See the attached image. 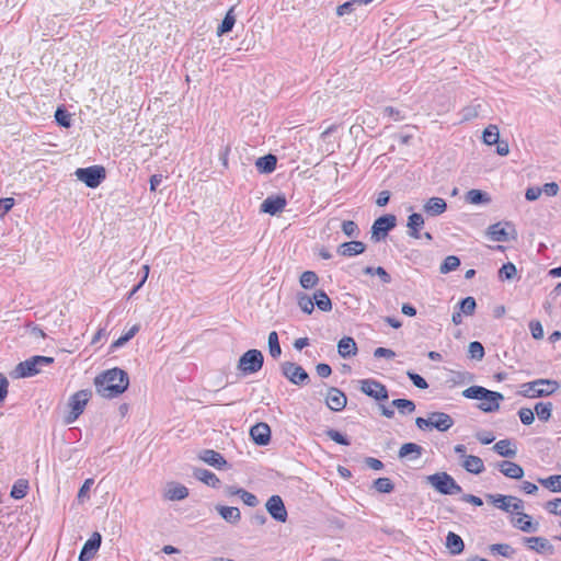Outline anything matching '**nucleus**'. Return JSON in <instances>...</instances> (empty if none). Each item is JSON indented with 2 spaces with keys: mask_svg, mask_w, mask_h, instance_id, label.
I'll list each match as a JSON object with an SVG mask.
<instances>
[{
  "mask_svg": "<svg viewBox=\"0 0 561 561\" xmlns=\"http://www.w3.org/2000/svg\"><path fill=\"white\" fill-rule=\"evenodd\" d=\"M538 482L552 492H561V474L539 479Z\"/></svg>",
  "mask_w": 561,
  "mask_h": 561,
  "instance_id": "44",
  "label": "nucleus"
},
{
  "mask_svg": "<svg viewBox=\"0 0 561 561\" xmlns=\"http://www.w3.org/2000/svg\"><path fill=\"white\" fill-rule=\"evenodd\" d=\"M365 250H366V244L364 242L353 240V241L341 243L337 247L336 252H337V254H340L342 256L352 257V256H356V255L364 253Z\"/></svg>",
  "mask_w": 561,
  "mask_h": 561,
  "instance_id": "19",
  "label": "nucleus"
},
{
  "mask_svg": "<svg viewBox=\"0 0 561 561\" xmlns=\"http://www.w3.org/2000/svg\"><path fill=\"white\" fill-rule=\"evenodd\" d=\"M466 201L473 205L484 204L489 203L491 201L488 193L480 191V190H470L466 194Z\"/></svg>",
  "mask_w": 561,
  "mask_h": 561,
  "instance_id": "37",
  "label": "nucleus"
},
{
  "mask_svg": "<svg viewBox=\"0 0 561 561\" xmlns=\"http://www.w3.org/2000/svg\"><path fill=\"white\" fill-rule=\"evenodd\" d=\"M391 405L397 408L400 414H411L415 411V403L409 399H394Z\"/></svg>",
  "mask_w": 561,
  "mask_h": 561,
  "instance_id": "40",
  "label": "nucleus"
},
{
  "mask_svg": "<svg viewBox=\"0 0 561 561\" xmlns=\"http://www.w3.org/2000/svg\"><path fill=\"white\" fill-rule=\"evenodd\" d=\"M276 163V157L274 154L268 153L263 157H260L255 162V167L261 173H271L275 170Z\"/></svg>",
  "mask_w": 561,
  "mask_h": 561,
  "instance_id": "33",
  "label": "nucleus"
},
{
  "mask_svg": "<svg viewBox=\"0 0 561 561\" xmlns=\"http://www.w3.org/2000/svg\"><path fill=\"white\" fill-rule=\"evenodd\" d=\"M467 399L480 400L478 408L485 413H492L500 410V403L504 400L501 392L489 390L482 386H471L462 391Z\"/></svg>",
  "mask_w": 561,
  "mask_h": 561,
  "instance_id": "2",
  "label": "nucleus"
},
{
  "mask_svg": "<svg viewBox=\"0 0 561 561\" xmlns=\"http://www.w3.org/2000/svg\"><path fill=\"white\" fill-rule=\"evenodd\" d=\"M250 436L256 445L265 446L271 440V428L266 423H256L250 428Z\"/></svg>",
  "mask_w": 561,
  "mask_h": 561,
  "instance_id": "18",
  "label": "nucleus"
},
{
  "mask_svg": "<svg viewBox=\"0 0 561 561\" xmlns=\"http://www.w3.org/2000/svg\"><path fill=\"white\" fill-rule=\"evenodd\" d=\"M445 545H446V548L448 549V551L450 552V554H453V556L460 554L465 549V543H463L462 538L453 531H449L447 534Z\"/></svg>",
  "mask_w": 561,
  "mask_h": 561,
  "instance_id": "29",
  "label": "nucleus"
},
{
  "mask_svg": "<svg viewBox=\"0 0 561 561\" xmlns=\"http://www.w3.org/2000/svg\"><path fill=\"white\" fill-rule=\"evenodd\" d=\"M268 351L273 358H278L282 354V348L278 341V334L276 331H272L268 334Z\"/></svg>",
  "mask_w": 561,
  "mask_h": 561,
  "instance_id": "48",
  "label": "nucleus"
},
{
  "mask_svg": "<svg viewBox=\"0 0 561 561\" xmlns=\"http://www.w3.org/2000/svg\"><path fill=\"white\" fill-rule=\"evenodd\" d=\"M287 205L286 197L284 195L268 196L261 204V213L270 214L272 216L280 213Z\"/></svg>",
  "mask_w": 561,
  "mask_h": 561,
  "instance_id": "14",
  "label": "nucleus"
},
{
  "mask_svg": "<svg viewBox=\"0 0 561 561\" xmlns=\"http://www.w3.org/2000/svg\"><path fill=\"white\" fill-rule=\"evenodd\" d=\"M423 454V447L415 443L403 444L398 453L400 459L409 458L410 460L419 459Z\"/></svg>",
  "mask_w": 561,
  "mask_h": 561,
  "instance_id": "25",
  "label": "nucleus"
},
{
  "mask_svg": "<svg viewBox=\"0 0 561 561\" xmlns=\"http://www.w3.org/2000/svg\"><path fill=\"white\" fill-rule=\"evenodd\" d=\"M101 535L98 531L93 533L92 536L83 545L79 554V561H90L93 559L101 546Z\"/></svg>",
  "mask_w": 561,
  "mask_h": 561,
  "instance_id": "15",
  "label": "nucleus"
},
{
  "mask_svg": "<svg viewBox=\"0 0 561 561\" xmlns=\"http://www.w3.org/2000/svg\"><path fill=\"white\" fill-rule=\"evenodd\" d=\"M360 391L376 401H385L389 399V392L385 385L376 379H363L359 381Z\"/></svg>",
  "mask_w": 561,
  "mask_h": 561,
  "instance_id": "10",
  "label": "nucleus"
},
{
  "mask_svg": "<svg viewBox=\"0 0 561 561\" xmlns=\"http://www.w3.org/2000/svg\"><path fill=\"white\" fill-rule=\"evenodd\" d=\"M559 382L551 379H537L522 385V396L526 398H541L554 393Z\"/></svg>",
  "mask_w": 561,
  "mask_h": 561,
  "instance_id": "4",
  "label": "nucleus"
},
{
  "mask_svg": "<svg viewBox=\"0 0 561 561\" xmlns=\"http://www.w3.org/2000/svg\"><path fill=\"white\" fill-rule=\"evenodd\" d=\"M486 499L497 508L508 513L511 512V502L514 496L512 495H503V494H488Z\"/></svg>",
  "mask_w": 561,
  "mask_h": 561,
  "instance_id": "34",
  "label": "nucleus"
},
{
  "mask_svg": "<svg viewBox=\"0 0 561 561\" xmlns=\"http://www.w3.org/2000/svg\"><path fill=\"white\" fill-rule=\"evenodd\" d=\"M491 554L493 556H502L505 558H512L515 553V550L508 543H493L489 547Z\"/></svg>",
  "mask_w": 561,
  "mask_h": 561,
  "instance_id": "42",
  "label": "nucleus"
},
{
  "mask_svg": "<svg viewBox=\"0 0 561 561\" xmlns=\"http://www.w3.org/2000/svg\"><path fill=\"white\" fill-rule=\"evenodd\" d=\"M462 467L465 468L466 471L473 474H480L485 469L482 459L473 455L465 456Z\"/></svg>",
  "mask_w": 561,
  "mask_h": 561,
  "instance_id": "28",
  "label": "nucleus"
},
{
  "mask_svg": "<svg viewBox=\"0 0 561 561\" xmlns=\"http://www.w3.org/2000/svg\"><path fill=\"white\" fill-rule=\"evenodd\" d=\"M194 477L213 488H217L220 484V480L215 473L203 468L195 469Z\"/></svg>",
  "mask_w": 561,
  "mask_h": 561,
  "instance_id": "32",
  "label": "nucleus"
},
{
  "mask_svg": "<svg viewBox=\"0 0 561 561\" xmlns=\"http://www.w3.org/2000/svg\"><path fill=\"white\" fill-rule=\"evenodd\" d=\"M198 458L216 469H222L227 466V461L224 456L214 449L202 450Z\"/></svg>",
  "mask_w": 561,
  "mask_h": 561,
  "instance_id": "20",
  "label": "nucleus"
},
{
  "mask_svg": "<svg viewBox=\"0 0 561 561\" xmlns=\"http://www.w3.org/2000/svg\"><path fill=\"white\" fill-rule=\"evenodd\" d=\"M468 354L470 358L481 360L484 357V347L478 341L470 342Z\"/></svg>",
  "mask_w": 561,
  "mask_h": 561,
  "instance_id": "53",
  "label": "nucleus"
},
{
  "mask_svg": "<svg viewBox=\"0 0 561 561\" xmlns=\"http://www.w3.org/2000/svg\"><path fill=\"white\" fill-rule=\"evenodd\" d=\"M407 227L409 228L408 234L414 239H421V229L424 227V218L419 213H413L408 217Z\"/></svg>",
  "mask_w": 561,
  "mask_h": 561,
  "instance_id": "23",
  "label": "nucleus"
},
{
  "mask_svg": "<svg viewBox=\"0 0 561 561\" xmlns=\"http://www.w3.org/2000/svg\"><path fill=\"white\" fill-rule=\"evenodd\" d=\"M299 283L302 288L310 289L319 283V277L314 272L306 271L300 275Z\"/></svg>",
  "mask_w": 561,
  "mask_h": 561,
  "instance_id": "45",
  "label": "nucleus"
},
{
  "mask_svg": "<svg viewBox=\"0 0 561 561\" xmlns=\"http://www.w3.org/2000/svg\"><path fill=\"white\" fill-rule=\"evenodd\" d=\"M264 363V356L261 351L252 348L242 354L238 360L237 368L244 375L257 373Z\"/></svg>",
  "mask_w": 561,
  "mask_h": 561,
  "instance_id": "5",
  "label": "nucleus"
},
{
  "mask_svg": "<svg viewBox=\"0 0 561 561\" xmlns=\"http://www.w3.org/2000/svg\"><path fill=\"white\" fill-rule=\"evenodd\" d=\"M54 363V358L49 356H33L16 366L18 376L21 378L32 377L42 371L43 366H48Z\"/></svg>",
  "mask_w": 561,
  "mask_h": 561,
  "instance_id": "6",
  "label": "nucleus"
},
{
  "mask_svg": "<svg viewBox=\"0 0 561 561\" xmlns=\"http://www.w3.org/2000/svg\"><path fill=\"white\" fill-rule=\"evenodd\" d=\"M492 449L500 456L505 458H514L517 454V449L512 447V440L508 438L496 442Z\"/></svg>",
  "mask_w": 561,
  "mask_h": 561,
  "instance_id": "30",
  "label": "nucleus"
},
{
  "mask_svg": "<svg viewBox=\"0 0 561 561\" xmlns=\"http://www.w3.org/2000/svg\"><path fill=\"white\" fill-rule=\"evenodd\" d=\"M55 119H56L57 124L61 127L69 128L71 126V115L64 107H58L56 110Z\"/></svg>",
  "mask_w": 561,
  "mask_h": 561,
  "instance_id": "49",
  "label": "nucleus"
},
{
  "mask_svg": "<svg viewBox=\"0 0 561 561\" xmlns=\"http://www.w3.org/2000/svg\"><path fill=\"white\" fill-rule=\"evenodd\" d=\"M397 218L388 214L377 218L371 226V240L378 242L388 236V232L396 227Z\"/></svg>",
  "mask_w": 561,
  "mask_h": 561,
  "instance_id": "9",
  "label": "nucleus"
},
{
  "mask_svg": "<svg viewBox=\"0 0 561 561\" xmlns=\"http://www.w3.org/2000/svg\"><path fill=\"white\" fill-rule=\"evenodd\" d=\"M77 179L83 182L88 187H98L106 178V172L102 165H92L79 168L75 172Z\"/></svg>",
  "mask_w": 561,
  "mask_h": 561,
  "instance_id": "7",
  "label": "nucleus"
},
{
  "mask_svg": "<svg viewBox=\"0 0 561 561\" xmlns=\"http://www.w3.org/2000/svg\"><path fill=\"white\" fill-rule=\"evenodd\" d=\"M14 205V199L11 197L0 198V216H4Z\"/></svg>",
  "mask_w": 561,
  "mask_h": 561,
  "instance_id": "64",
  "label": "nucleus"
},
{
  "mask_svg": "<svg viewBox=\"0 0 561 561\" xmlns=\"http://www.w3.org/2000/svg\"><path fill=\"white\" fill-rule=\"evenodd\" d=\"M524 542L530 550L537 553L551 556L554 553V547L545 537H525Z\"/></svg>",
  "mask_w": 561,
  "mask_h": 561,
  "instance_id": "16",
  "label": "nucleus"
},
{
  "mask_svg": "<svg viewBox=\"0 0 561 561\" xmlns=\"http://www.w3.org/2000/svg\"><path fill=\"white\" fill-rule=\"evenodd\" d=\"M430 419L433 428L439 432H446L454 425L453 417L445 412H431Z\"/></svg>",
  "mask_w": 561,
  "mask_h": 561,
  "instance_id": "21",
  "label": "nucleus"
},
{
  "mask_svg": "<svg viewBox=\"0 0 561 561\" xmlns=\"http://www.w3.org/2000/svg\"><path fill=\"white\" fill-rule=\"evenodd\" d=\"M91 394L92 392L90 390L83 389L77 391L70 397L69 407L71 408V411L65 417L66 424H71L79 417V415L83 412L88 401L90 400Z\"/></svg>",
  "mask_w": 561,
  "mask_h": 561,
  "instance_id": "8",
  "label": "nucleus"
},
{
  "mask_svg": "<svg viewBox=\"0 0 561 561\" xmlns=\"http://www.w3.org/2000/svg\"><path fill=\"white\" fill-rule=\"evenodd\" d=\"M325 434L330 439H332L336 444H340L343 446H348L351 444L348 438L345 435L341 434L339 431L330 428L325 432Z\"/></svg>",
  "mask_w": 561,
  "mask_h": 561,
  "instance_id": "57",
  "label": "nucleus"
},
{
  "mask_svg": "<svg viewBox=\"0 0 561 561\" xmlns=\"http://www.w3.org/2000/svg\"><path fill=\"white\" fill-rule=\"evenodd\" d=\"M385 117H388L394 122L402 121L404 118L400 111L392 106H386L382 111Z\"/></svg>",
  "mask_w": 561,
  "mask_h": 561,
  "instance_id": "62",
  "label": "nucleus"
},
{
  "mask_svg": "<svg viewBox=\"0 0 561 561\" xmlns=\"http://www.w3.org/2000/svg\"><path fill=\"white\" fill-rule=\"evenodd\" d=\"M481 107V104H472L463 107L461 111L462 121L468 122L477 118L480 114Z\"/></svg>",
  "mask_w": 561,
  "mask_h": 561,
  "instance_id": "55",
  "label": "nucleus"
},
{
  "mask_svg": "<svg viewBox=\"0 0 561 561\" xmlns=\"http://www.w3.org/2000/svg\"><path fill=\"white\" fill-rule=\"evenodd\" d=\"M239 496L243 501V503L250 507H255L259 504L257 497L253 493L248 492L244 489H241Z\"/></svg>",
  "mask_w": 561,
  "mask_h": 561,
  "instance_id": "59",
  "label": "nucleus"
},
{
  "mask_svg": "<svg viewBox=\"0 0 561 561\" xmlns=\"http://www.w3.org/2000/svg\"><path fill=\"white\" fill-rule=\"evenodd\" d=\"M364 274L366 275H375V276H378L380 278V280L383 283V284H389L391 283V276L390 274L381 266H378V267H373V266H366L364 270H363Z\"/></svg>",
  "mask_w": 561,
  "mask_h": 561,
  "instance_id": "46",
  "label": "nucleus"
},
{
  "mask_svg": "<svg viewBox=\"0 0 561 561\" xmlns=\"http://www.w3.org/2000/svg\"><path fill=\"white\" fill-rule=\"evenodd\" d=\"M374 488L380 493H390L394 489V484L389 478H378L374 481Z\"/></svg>",
  "mask_w": 561,
  "mask_h": 561,
  "instance_id": "54",
  "label": "nucleus"
},
{
  "mask_svg": "<svg viewBox=\"0 0 561 561\" xmlns=\"http://www.w3.org/2000/svg\"><path fill=\"white\" fill-rule=\"evenodd\" d=\"M341 229L347 238H357L360 233L357 224L353 220H344Z\"/></svg>",
  "mask_w": 561,
  "mask_h": 561,
  "instance_id": "51",
  "label": "nucleus"
},
{
  "mask_svg": "<svg viewBox=\"0 0 561 561\" xmlns=\"http://www.w3.org/2000/svg\"><path fill=\"white\" fill-rule=\"evenodd\" d=\"M280 368L283 375L294 385L301 386L309 381L308 373L296 363L285 362Z\"/></svg>",
  "mask_w": 561,
  "mask_h": 561,
  "instance_id": "11",
  "label": "nucleus"
},
{
  "mask_svg": "<svg viewBox=\"0 0 561 561\" xmlns=\"http://www.w3.org/2000/svg\"><path fill=\"white\" fill-rule=\"evenodd\" d=\"M511 524L525 533H536L539 529V523H534L531 517L524 512H517L516 516H512Z\"/></svg>",
  "mask_w": 561,
  "mask_h": 561,
  "instance_id": "17",
  "label": "nucleus"
},
{
  "mask_svg": "<svg viewBox=\"0 0 561 561\" xmlns=\"http://www.w3.org/2000/svg\"><path fill=\"white\" fill-rule=\"evenodd\" d=\"M426 482L443 495H456L462 492V488L447 472H436L427 476Z\"/></svg>",
  "mask_w": 561,
  "mask_h": 561,
  "instance_id": "3",
  "label": "nucleus"
},
{
  "mask_svg": "<svg viewBox=\"0 0 561 561\" xmlns=\"http://www.w3.org/2000/svg\"><path fill=\"white\" fill-rule=\"evenodd\" d=\"M546 510L554 515H561V499L548 501L545 505Z\"/></svg>",
  "mask_w": 561,
  "mask_h": 561,
  "instance_id": "63",
  "label": "nucleus"
},
{
  "mask_svg": "<svg viewBox=\"0 0 561 561\" xmlns=\"http://www.w3.org/2000/svg\"><path fill=\"white\" fill-rule=\"evenodd\" d=\"M234 8H230L229 11L226 13L224 20L221 21L220 25L217 28V35L221 36L228 32H230L236 23V16L233 14Z\"/></svg>",
  "mask_w": 561,
  "mask_h": 561,
  "instance_id": "36",
  "label": "nucleus"
},
{
  "mask_svg": "<svg viewBox=\"0 0 561 561\" xmlns=\"http://www.w3.org/2000/svg\"><path fill=\"white\" fill-rule=\"evenodd\" d=\"M460 265V259L456 255H448L440 264L439 272L447 274L457 270Z\"/></svg>",
  "mask_w": 561,
  "mask_h": 561,
  "instance_id": "47",
  "label": "nucleus"
},
{
  "mask_svg": "<svg viewBox=\"0 0 561 561\" xmlns=\"http://www.w3.org/2000/svg\"><path fill=\"white\" fill-rule=\"evenodd\" d=\"M516 273H517L516 266L513 263L507 262V263L503 264L502 267L500 268L499 277L502 280H505V279L510 280L515 277Z\"/></svg>",
  "mask_w": 561,
  "mask_h": 561,
  "instance_id": "56",
  "label": "nucleus"
},
{
  "mask_svg": "<svg viewBox=\"0 0 561 561\" xmlns=\"http://www.w3.org/2000/svg\"><path fill=\"white\" fill-rule=\"evenodd\" d=\"M265 507L271 517L274 518L276 522L285 523L287 520V510L279 495H272L267 500Z\"/></svg>",
  "mask_w": 561,
  "mask_h": 561,
  "instance_id": "12",
  "label": "nucleus"
},
{
  "mask_svg": "<svg viewBox=\"0 0 561 561\" xmlns=\"http://www.w3.org/2000/svg\"><path fill=\"white\" fill-rule=\"evenodd\" d=\"M518 416L524 425H530L535 421L534 410L529 408L519 409Z\"/></svg>",
  "mask_w": 561,
  "mask_h": 561,
  "instance_id": "58",
  "label": "nucleus"
},
{
  "mask_svg": "<svg viewBox=\"0 0 561 561\" xmlns=\"http://www.w3.org/2000/svg\"><path fill=\"white\" fill-rule=\"evenodd\" d=\"M337 353L343 358L356 355L357 345L355 340L351 336L342 337L337 343Z\"/></svg>",
  "mask_w": 561,
  "mask_h": 561,
  "instance_id": "24",
  "label": "nucleus"
},
{
  "mask_svg": "<svg viewBox=\"0 0 561 561\" xmlns=\"http://www.w3.org/2000/svg\"><path fill=\"white\" fill-rule=\"evenodd\" d=\"M551 402H538L534 408V414L536 413L538 419L543 422H547L551 417Z\"/></svg>",
  "mask_w": 561,
  "mask_h": 561,
  "instance_id": "43",
  "label": "nucleus"
},
{
  "mask_svg": "<svg viewBox=\"0 0 561 561\" xmlns=\"http://www.w3.org/2000/svg\"><path fill=\"white\" fill-rule=\"evenodd\" d=\"M216 511L229 524H237L241 519V514L238 507L217 505Z\"/></svg>",
  "mask_w": 561,
  "mask_h": 561,
  "instance_id": "27",
  "label": "nucleus"
},
{
  "mask_svg": "<svg viewBox=\"0 0 561 561\" xmlns=\"http://www.w3.org/2000/svg\"><path fill=\"white\" fill-rule=\"evenodd\" d=\"M28 490V481L25 479H19L14 482L10 495L15 500H21L26 496Z\"/></svg>",
  "mask_w": 561,
  "mask_h": 561,
  "instance_id": "39",
  "label": "nucleus"
},
{
  "mask_svg": "<svg viewBox=\"0 0 561 561\" xmlns=\"http://www.w3.org/2000/svg\"><path fill=\"white\" fill-rule=\"evenodd\" d=\"M529 329H530L531 335L535 340H541L543 337V328L539 321H537V320L530 321Z\"/></svg>",
  "mask_w": 561,
  "mask_h": 561,
  "instance_id": "61",
  "label": "nucleus"
},
{
  "mask_svg": "<svg viewBox=\"0 0 561 561\" xmlns=\"http://www.w3.org/2000/svg\"><path fill=\"white\" fill-rule=\"evenodd\" d=\"M496 468L507 478L520 480L524 477V469L515 462L503 460L496 465Z\"/></svg>",
  "mask_w": 561,
  "mask_h": 561,
  "instance_id": "22",
  "label": "nucleus"
},
{
  "mask_svg": "<svg viewBox=\"0 0 561 561\" xmlns=\"http://www.w3.org/2000/svg\"><path fill=\"white\" fill-rule=\"evenodd\" d=\"M483 142L488 146L495 145L500 140V131L496 125H489L482 134Z\"/></svg>",
  "mask_w": 561,
  "mask_h": 561,
  "instance_id": "41",
  "label": "nucleus"
},
{
  "mask_svg": "<svg viewBox=\"0 0 561 561\" xmlns=\"http://www.w3.org/2000/svg\"><path fill=\"white\" fill-rule=\"evenodd\" d=\"M313 304L321 311L328 312L332 310V301L328 294L322 289H318L313 294Z\"/></svg>",
  "mask_w": 561,
  "mask_h": 561,
  "instance_id": "35",
  "label": "nucleus"
},
{
  "mask_svg": "<svg viewBox=\"0 0 561 561\" xmlns=\"http://www.w3.org/2000/svg\"><path fill=\"white\" fill-rule=\"evenodd\" d=\"M424 211L428 216H438L445 213L447 208L446 202L440 197H431L423 206Z\"/></svg>",
  "mask_w": 561,
  "mask_h": 561,
  "instance_id": "26",
  "label": "nucleus"
},
{
  "mask_svg": "<svg viewBox=\"0 0 561 561\" xmlns=\"http://www.w3.org/2000/svg\"><path fill=\"white\" fill-rule=\"evenodd\" d=\"M407 375L416 388H419V389H427L428 388L427 381L421 375L413 373V371H408Z\"/></svg>",
  "mask_w": 561,
  "mask_h": 561,
  "instance_id": "60",
  "label": "nucleus"
},
{
  "mask_svg": "<svg viewBox=\"0 0 561 561\" xmlns=\"http://www.w3.org/2000/svg\"><path fill=\"white\" fill-rule=\"evenodd\" d=\"M188 496V489L180 483H170L165 497L170 501H181Z\"/></svg>",
  "mask_w": 561,
  "mask_h": 561,
  "instance_id": "31",
  "label": "nucleus"
},
{
  "mask_svg": "<svg viewBox=\"0 0 561 561\" xmlns=\"http://www.w3.org/2000/svg\"><path fill=\"white\" fill-rule=\"evenodd\" d=\"M96 392L106 399H113L124 393L129 386L128 374L121 368L107 369L94 379Z\"/></svg>",
  "mask_w": 561,
  "mask_h": 561,
  "instance_id": "1",
  "label": "nucleus"
},
{
  "mask_svg": "<svg viewBox=\"0 0 561 561\" xmlns=\"http://www.w3.org/2000/svg\"><path fill=\"white\" fill-rule=\"evenodd\" d=\"M488 236L490 237L491 240L497 241V242L507 241V239H508L507 232H506L505 228L502 227L501 222L491 225L488 228Z\"/></svg>",
  "mask_w": 561,
  "mask_h": 561,
  "instance_id": "38",
  "label": "nucleus"
},
{
  "mask_svg": "<svg viewBox=\"0 0 561 561\" xmlns=\"http://www.w3.org/2000/svg\"><path fill=\"white\" fill-rule=\"evenodd\" d=\"M459 305V311L466 316L473 314L477 304L476 299L473 297H466L462 300H460Z\"/></svg>",
  "mask_w": 561,
  "mask_h": 561,
  "instance_id": "52",
  "label": "nucleus"
},
{
  "mask_svg": "<svg viewBox=\"0 0 561 561\" xmlns=\"http://www.w3.org/2000/svg\"><path fill=\"white\" fill-rule=\"evenodd\" d=\"M297 300H298L299 308L305 313L310 314L313 311V309H314L313 297L311 298L308 295L300 293L297 296Z\"/></svg>",
  "mask_w": 561,
  "mask_h": 561,
  "instance_id": "50",
  "label": "nucleus"
},
{
  "mask_svg": "<svg viewBox=\"0 0 561 561\" xmlns=\"http://www.w3.org/2000/svg\"><path fill=\"white\" fill-rule=\"evenodd\" d=\"M346 403L347 397L342 390L336 387H330L328 389L325 404L330 410L334 412L342 411L346 407Z\"/></svg>",
  "mask_w": 561,
  "mask_h": 561,
  "instance_id": "13",
  "label": "nucleus"
}]
</instances>
